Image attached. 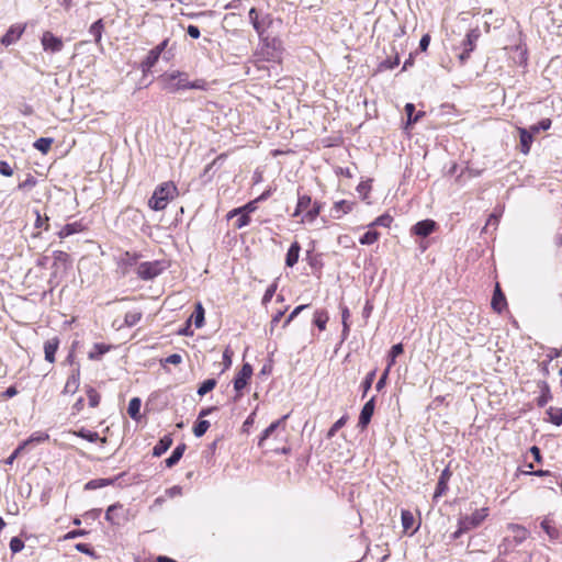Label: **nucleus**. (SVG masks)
Masks as SVG:
<instances>
[{
  "label": "nucleus",
  "instance_id": "31",
  "mask_svg": "<svg viewBox=\"0 0 562 562\" xmlns=\"http://www.w3.org/2000/svg\"><path fill=\"white\" fill-rule=\"evenodd\" d=\"M321 212V206L317 202H314L312 207L310 206L302 218V222L312 223L318 216Z\"/></svg>",
  "mask_w": 562,
  "mask_h": 562
},
{
  "label": "nucleus",
  "instance_id": "39",
  "mask_svg": "<svg viewBox=\"0 0 562 562\" xmlns=\"http://www.w3.org/2000/svg\"><path fill=\"white\" fill-rule=\"evenodd\" d=\"M404 351L403 349V345L402 344H396L394 346H392L391 350H390V353H389V363H387V367L389 370L391 369V367L395 363V359L402 355Z\"/></svg>",
  "mask_w": 562,
  "mask_h": 562
},
{
  "label": "nucleus",
  "instance_id": "34",
  "mask_svg": "<svg viewBox=\"0 0 562 562\" xmlns=\"http://www.w3.org/2000/svg\"><path fill=\"white\" fill-rule=\"evenodd\" d=\"M160 55L153 48L149 50L146 59L142 63L143 70H149L158 61Z\"/></svg>",
  "mask_w": 562,
  "mask_h": 562
},
{
  "label": "nucleus",
  "instance_id": "61",
  "mask_svg": "<svg viewBox=\"0 0 562 562\" xmlns=\"http://www.w3.org/2000/svg\"><path fill=\"white\" fill-rule=\"evenodd\" d=\"M276 290H277V284H276V283L271 284V285L266 290L265 295H263V297H262V302H263V303L269 302V301L272 299V296H273V294H274Z\"/></svg>",
  "mask_w": 562,
  "mask_h": 562
},
{
  "label": "nucleus",
  "instance_id": "1",
  "mask_svg": "<svg viewBox=\"0 0 562 562\" xmlns=\"http://www.w3.org/2000/svg\"><path fill=\"white\" fill-rule=\"evenodd\" d=\"M161 80L164 82V89L171 93L184 89H206V81L204 79H196L194 81H190L188 74L180 71L165 74L161 76Z\"/></svg>",
  "mask_w": 562,
  "mask_h": 562
},
{
  "label": "nucleus",
  "instance_id": "48",
  "mask_svg": "<svg viewBox=\"0 0 562 562\" xmlns=\"http://www.w3.org/2000/svg\"><path fill=\"white\" fill-rule=\"evenodd\" d=\"M414 524V516L411 512L408 510H403L402 512V525H403V528L405 530H408L412 528Z\"/></svg>",
  "mask_w": 562,
  "mask_h": 562
},
{
  "label": "nucleus",
  "instance_id": "12",
  "mask_svg": "<svg viewBox=\"0 0 562 562\" xmlns=\"http://www.w3.org/2000/svg\"><path fill=\"white\" fill-rule=\"evenodd\" d=\"M355 203L348 200H340L335 202L331 207L330 214L335 218H341L345 214H348L352 211Z\"/></svg>",
  "mask_w": 562,
  "mask_h": 562
},
{
  "label": "nucleus",
  "instance_id": "16",
  "mask_svg": "<svg viewBox=\"0 0 562 562\" xmlns=\"http://www.w3.org/2000/svg\"><path fill=\"white\" fill-rule=\"evenodd\" d=\"M59 340L52 338L44 344L45 360L53 363L55 361V353L58 349Z\"/></svg>",
  "mask_w": 562,
  "mask_h": 562
},
{
  "label": "nucleus",
  "instance_id": "3",
  "mask_svg": "<svg viewBox=\"0 0 562 562\" xmlns=\"http://www.w3.org/2000/svg\"><path fill=\"white\" fill-rule=\"evenodd\" d=\"M487 516V508L475 509L471 515L463 516L459 519V528L452 535L453 539H458L463 532L479 527Z\"/></svg>",
  "mask_w": 562,
  "mask_h": 562
},
{
  "label": "nucleus",
  "instance_id": "45",
  "mask_svg": "<svg viewBox=\"0 0 562 562\" xmlns=\"http://www.w3.org/2000/svg\"><path fill=\"white\" fill-rule=\"evenodd\" d=\"M34 213L36 216V220L34 223L35 228H44V231H48L49 229V223H48L49 218L47 216L42 217L38 210H35Z\"/></svg>",
  "mask_w": 562,
  "mask_h": 562
},
{
  "label": "nucleus",
  "instance_id": "10",
  "mask_svg": "<svg viewBox=\"0 0 562 562\" xmlns=\"http://www.w3.org/2000/svg\"><path fill=\"white\" fill-rule=\"evenodd\" d=\"M436 222L432 220H424L420 222H417L413 227L412 232L422 237L429 236L435 229H436Z\"/></svg>",
  "mask_w": 562,
  "mask_h": 562
},
{
  "label": "nucleus",
  "instance_id": "62",
  "mask_svg": "<svg viewBox=\"0 0 562 562\" xmlns=\"http://www.w3.org/2000/svg\"><path fill=\"white\" fill-rule=\"evenodd\" d=\"M374 376H375V370L371 371L370 373L367 374L364 381H363V389H364V393L371 387L372 383H373V380H374Z\"/></svg>",
  "mask_w": 562,
  "mask_h": 562
},
{
  "label": "nucleus",
  "instance_id": "25",
  "mask_svg": "<svg viewBox=\"0 0 562 562\" xmlns=\"http://www.w3.org/2000/svg\"><path fill=\"white\" fill-rule=\"evenodd\" d=\"M140 406H142V401L140 398L138 397H133L130 403H128V407H127V413L128 415L131 416V418L135 419V420H138L140 415H139V411H140Z\"/></svg>",
  "mask_w": 562,
  "mask_h": 562
},
{
  "label": "nucleus",
  "instance_id": "19",
  "mask_svg": "<svg viewBox=\"0 0 562 562\" xmlns=\"http://www.w3.org/2000/svg\"><path fill=\"white\" fill-rule=\"evenodd\" d=\"M172 445V439L170 436H164L154 447L153 456L160 457L164 454Z\"/></svg>",
  "mask_w": 562,
  "mask_h": 562
},
{
  "label": "nucleus",
  "instance_id": "15",
  "mask_svg": "<svg viewBox=\"0 0 562 562\" xmlns=\"http://www.w3.org/2000/svg\"><path fill=\"white\" fill-rule=\"evenodd\" d=\"M520 137V151L527 155L532 144V134L527 128H518Z\"/></svg>",
  "mask_w": 562,
  "mask_h": 562
},
{
  "label": "nucleus",
  "instance_id": "38",
  "mask_svg": "<svg viewBox=\"0 0 562 562\" xmlns=\"http://www.w3.org/2000/svg\"><path fill=\"white\" fill-rule=\"evenodd\" d=\"M248 15H249V21H250L252 27L259 35H261L263 33V27H262L261 23L259 22L257 10L255 8H251L249 10Z\"/></svg>",
  "mask_w": 562,
  "mask_h": 562
},
{
  "label": "nucleus",
  "instance_id": "26",
  "mask_svg": "<svg viewBox=\"0 0 562 562\" xmlns=\"http://www.w3.org/2000/svg\"><path fill=\"white\" fill-rule=\"evenodd\" d=\"M104 24L102 19L95 21L89 29V33L94 37V42L97 44H100L101 42Z\"/></svg>",
  "mask_w": 562,
  "mask_h": 562
},
{
  "label": "nucleus",
  "instance_id": "47",
  "mask_svg": "<svg viewBox=\"0 0 562 562\" xmlns=\"http://www.w3.org/2000/svg\"><path fill=\"white\" fill-rule=\"evenodd\" d=\"M87 396L89 400V405L91 407H97L100 403V394L92 387L87 389Z\"/></svg>",
  "mask_w": 562,
  "mask_h": 562
},
{
  "label": "nucleus",
  "instance_id": "44",
  "mask_svg": "<svg viewBox=\"0 0 562 562\" xmlns=\"http://www.w3.org/2000/svg\"><path fill=\"white\" fill-rule=\"evenodd\" d=\"M210 423L204 419H200L193 427V434L195 437H202L209 429Z\"/></svg>",
  "mask_w": 562,
  "mask_h": 562
},
{
  "label": "nucleus",
  "instance_id": "42",
  "mask_svg": "<svg viewBox=\"0 0 562 562\" xmlns=\"http://www.w3.org/2000/svg\"><path fill=\"white\" fill-rule=\"evenodd\" d=\"M380 237V233L375 231H368L363 236L360 238V244L362 245H372L374 244Z\"/></svg>",
  "mask_w": 562,
  "mask_h": 562
},
{
  "label": "nucleus",
  "instance_id": "28",
  "mask_svg": "<svg viewBox=\"0 0 562 562\" xmlns=\"http://www.w3.org/2000/svg\"><path fill=\"white\" fill-rule=\"evenodd\" d=\"M549 422L555 426L562 425V408L550 406L547 409Z\"/></svg>",
  "mask_w": 562,
  "mask_h": 562
},
{
  "label": "nucleus",
  "instance_id": "54",
  "mask_svg": "<svg viewBox=\"0 0 562 562\" xmlns=\"http://www.w3.org/2000/svg\"><path fill=\"white\" fill-rule=\"evenodd\" d=\"M498 223H499V216L497 214L493 213L488 216L483 231L486 233L490 226H492L495 229L497 227Z\"/></svg>",
  "mask_w": 562,
  "mask_h": 562
},
{
  "label": "nucleus",
  "instance_id": "22",
  "mask_svg": "<svg viewBox=\"0 0 562 562\" xmlns=\"http://www.w3.org/2000/svg\"><path fill=\"white\" fill-rule=\"evenodd\" d=\"M123 510L122 505L114 504L109 506L105 513V519L113 525H119L121 522L119 513Z\"/></svg>",
  "mask_w": 562,
  "mask_h": 562
},
{
  "label": "nucleus",
  "instance_id": "52",
  "mask_svg": "<svg viewBox=\"0 0 562 562\" xmlns=\"http://www.w3.org/2000/svg\"><path fill=\"white\" fill-rule=\"evenodd\" d=\"M27 442H22L18 446V448L11 453V456L4 461L5 464H12L14 460L20 456V453L25 449Z\"/></svg>",
  "mask_w": 562,
  "mask_h": 562
},
{
  "label": "nucleus",
  "instance_id": "37",
  "mask_svg": "<svg viewBox=\"0 0 562 562\" xmlns=\"http://www.w3.org/2000/svg\"><path fill=\"white\" fill-rule=\"evenodd\" d=\"M53 144V138L41 137L35 140L34 147L43 154H46Z\"/></svg>",
  "mask_w": 562,
  "mask_h": 562
},
{
  "label": "nucleus",
  "instance_id": "55",
  "mask_svg": "<svg viewBox=\"0 0 562 562\" xmlns=\"http://www.w3.org/2000/svg\"><path fill=\"white\" fill-rule=\"evenodd\" d=\"M346 424V417L339 418L328 430L327 436L333 437Z\"/></svg>",
  "mask_w": 562,
  "mask_h": 562
},
{
  "label": "nucleus",
  "instance_id": "63",
  "mask_svg": "<svg viewBox=\"0 0 562 562\" xmlns=\"http://www.w3.org/2000/svg\"><path fill=\"white\" fill-rule=\"evenodd\" d=\"M182 361V357L179 353H172L165 359L166 363L179 364Z\"/></svg>",
  "mask_w": 562,
  "mask_h": 562
},
{
  "label": "nucleus",
  "instance_id": "33",
  "mask_svg": "<svg viewBox=\"0 0 562 562\" xmlns=\"http://www.w3.org/2000/svg\"><path fill=\"white\" fill-rule=\"evenodd\" d=\"M405 112L407 115V126L418 122L419 117L424 115L423 112L415 114V105L413 103H407L405 105Z\"/></svg>",
  "mask_w": 562,
  "mask_h": 562
},
{
  "label": "nucleus",
  "instance_id": "41",
  "mask_svg": "<svg viewBox=\"0 0 562 562\" xmlns=\"http://www.w3.org/2000/svg\"><path fill=\"white\" fill-rule=\"evenodd\" d=\"M256 210V201H251L244 205L243 207L234 209L228 213V218H232L233 216H236L237 213H248V215Z\"/></svg>",
  "mask_w": 562,
  "mask_h": 562
},
{
  "label": "nucleus",
  "instance_id": "18",
  "mask_svg": "<svg viewBox=\"0 0 562 562\" xmlns=\"http://www.w3.org/2000/svg\"><path fill=\"white\" fill-rule=\"evenodd\" d=\"M79 384H80V378H79V371H77L68 376L63 393L64 394H68V393L74 394L78 390Z\"/></svg>",
  "mask_w": 562,
  "mask_h": 562
},
{
  "label": "nucleus",
  "instance_id": "58",
  "mask_svg": "<svg viewBox=\"0 0 562 562\" xmlns=\"http://www.w3.org/2000/svg\"><path fill=\"white\" fill-rule=\"evenodd\" d=\"M285 311H278L273 316H272V319L270 322V335H273V330H274V327L277 326V324L281 321V318L283 317Z\"/></svg>",
  "mask_w": 562,
  "mask_h": 562
},
{
  "label": "nucleus",
  "instance_id": "32",
  "mask_svg": "<svg viewBox=\"0 0 562 562\" xmlns=\"http://www.w3.org/2000/svg\"><path fill=\"white\" fill-rule=\"evenodd\" d=\"M193 318L194 325L196 328H201L204 324V308L200 302L195 304V310L193 315L191 316Z\"/></svg>",
  "mask_w": 562,
  "mask_h": 562
},
{
  "label": "nucleus",
  "instance_id": "5",
  "mask_svg": "<svg viewBox=\"0 0 562 562\" xmlns=\"http://www.w3.org/2000/svg\"><path fill=\"white\" fill-rule=\"evenodd\" d=\"M42 46L45 52L58 53L63 49L64 43L61 38L55 36L52 32L46 31L41 38Z\"/></svg>",
  "mask_w": 562,
  "mask_h": 562
},
{
  "label": "nucleus",
  "instance_id": "6",
  "mask_svg": "<svg viewBox=\"0 0 562 562\" xmlns=\"http://www.w3.org/2000/svg\"><path fill=\"white\" fill-rule=\"evenodd\" d=\"M160 272L161 268L158 262H142L137 268V274L143 280L154 279Z\"/></svg>",
  "mask_w": 562,
  "mask_h": 562
},
{
  "label": "nucleus",
  "instance_id": "60",
  "mask_svg": "<svg viewBox=\"0 0 562 562\" xmlns=\"http://www.w3.org/2000/svg\"><path fill=\"white\" fill-rule=\"evenodd\" d=\"M48 439V435L47 434H34L32 435L27 440H25L24 442H27L29 443H32V442H43L45 440Z\"/></svg>",
  "mask_w": 562,
  "mask_h": 562
},
{
  "label": "nucleus",
  "instance_id": "29",
  "mask_svg": "<svg viewBox=\"0 0 562 562\" xmlns=\"http://www.w3.org/2000/svg\"><path fill=\"white\" fill-rule=\"evenodd\" d=\"M543 531L548 535L550 540H558L559 539V530L551 524V520L544 519L540 524Z\"/></svg>",
  "mask_w": 562,
  "mask_h": 562
},
{
  "label": "nucleus",
  "instance_id": "57",
  "mask_svg": "<svg viewBox=\"0 0 562 562\" xmlns=\"http://www.w3.org/2000/svg\"><path fill=\"white\" fill-rule=\"evenodd\" d=\"M350 316V313H349V310L348 307H342L341 310V318H342V326H344V336H347L348 334V330H349V325L347 323L348 321V317Z\"/></svg>",
  "mask_w": 562,
  "mask_h": 562
},
{
  "label": "nucleus",
  "instance_id": "14",
  "mask_svg": "<svg viewBox=\"0 0 562 562\" xmlns=\"http://www.w3.org/2000/svg\"><path fill=\"white\" fill-rule=\"evenodd\" d=\"M85 231V226L81 222H74L66 224L59 232L58 236L59 238H66L70 235L80 233Z\"/></svg>",
  "mask_w": 562,
  "mask_h": 562
},
{
  "label": "nucleus",
  "instance_id": "50",
  "mask_svg": "<svg viewBox=\"0 0 562 562\" xmlns=\"http://www.w3.org/2000/svg\"><path fill=\"white\" fill-rule=\"evenodd\" d=\"M392 221H393L392 216H390L389 214H383V215L376 217L375 221L370 226L378 225V226L389 227L391 225Z\"/></svg>",
  "mask_w": 562,
  "mask_h": 562
},
{
  "label": "nucleus",
  "instance_id": "20",
  "mask_svg": "<svg viewBox=\"0 0 562 562\" xmlns=\"http://www.w3.org/2000/svg\"><path fill=\"white\" fill-rule=\"evenodd\" d=\"M289 417L284 415L281 419L273 422L268 428H266L259 438L258 446L262 447L265 441L276 431V429Z\"/></svg>",
  "mask_w": 562,
  "mask_h": 562
},
{
  "label": "nucleus",
  "instance_id": "13",
  "mask_svg": "<svg viewBox=\"0 0 562 562\" xmlns=\"http://www.w3.org/2000/svg\"><path fill=\"white\" fill-rule=\"evenodd\" d=\"M451 473L449 469H445L438 480L436 491L434 493V499L437 501L448 490V481L450 480Z\"/></svg>",
  "mask_w": 562,
  "mask_h": 562
},
{
  "label": "nucleus",
  "instance_id": "56",
  "mask_svg": "<svg viewBox=\"0 0 562 562\" xmlns=\"http://www.w3.org/2000/svg\"><path fill=\"white\" fill-rule=\"evenodd\" d=\"M237 215H239V217L236 222L237 228L247 226L250 223V216L248 215V213L243 212V213H237Z\"/></svg>",
  "mask_w": 562,
  "mask_h": 562
},
{
  "label": "nucleus",
  "instance_id": "21",
  "mask_svg": "<svg viewBox=\"0 0 562 562\" xmlns=\"http://www.w3.org/2000/svg\"><path fill=\"white\" fill-rule=\"evenodd\" d=\"M508 528L513 532L514 541L516 544H520L527 539L528 531L522 526L512 524L508 526Z\"/></svg>",
  "mask_w": 562,
  "mask_h": 562
},
{
  "label": "nucleus",
  "instance_id": "64",
  "mask_svg": "<svg viewBox=\"0 0 562 562\" xmlns=\"http://www.w3.org/2000/svg\"><path fill=\"white\" fill-rule=\"evenodd\" d=\"M187 33L192 38H199L201 35L199 27L195 25H189L187 29Z\"/></svg>",
  "mask_w": 562,
  "mask_h": 562
},
{
  "label": "nucleus",
  "instance_id": "4",
  "mask_svg": "<svg viewBox=\"0 0 562 562\" xmlns=\"http://www.w3.org/2000/svg\"><path fill=\"white\" fill-rule=\"evenodd\" d=\"M258 56L267 61H277L281 58V42L276 37L261 40Z\"/></svg>",
  "mask_w": 562,
  "mask_h": 562
},
{
  "label": "nucleus",
  "instance_id": "7",
  "mask_svg": "<svg viewBox=\"0 0 562 562\" xmlns=\"http://www.w3.org/2000/svg\"><path fill=\"white\" fill-rule=\"evenodd\" d=\"M251 374L252 367L249 363H245L234 380V389L237 393H239L247 385Z\"/></svg>",
  "mask_w": 562,
  "mask_h": 562
},
{
  "label": "nucleus",
  "instance_id": "51",
  "mask_svg": "<svg viewBox=\"0 0 562 562\" xmlns=\"http://www.w3.org/2000/svg\"><path fill=\"white\" fill-rule=\"evenodd\" d=\"M24 548V542L18 538V537H13L11 540H10V550L13 552V553H18L20 551H22Z\"/></svg>",
  "mask_w": 562,
  "mask_h": 562
},
{
  "label": "nucleus",
  "instance_id": "17",
  "mask_svg": "<svg viewBox=\"0 0 562 562\" xmlns=\"http://www.w3.org/2000/svg\"><path fill=\"white\" fill-rule=\"evenodd\" d=\"M301 246L297 241L291 244L285 257V265L288 267H293L297 262Z\"/></svg>",
  "mask_w": 562,
  "mask_h": 562
},
{
  "label": "nucleus",
  "instance_id": "49",
  "mask_svg": "<svg viewBox=\"0 0 562 562\" xmlns=\"http://www.w3.org/2000/svg\"><path fill=\"white\" fill-rule=\"evenodd\" d=\"M36 184V179L32 175H27L26 179L19 183L18 188L19 190H31Z\"/></svg>",
  "mask_w": 562,
  "mask_h": 562
},
{
  "label": "nucleus",
  "instance_id": "11",
  "mask_svg": "<svg viewBox=\"0 0 562 562\" xmlns=\"http://www.w3.org/2000/svg\"><path fill=\"white\" fill-rule=\"evenodd\" d=\"M374 413V397H372L371 400H369L362 407L361 412H360V416H359V422H358V426L361 427L362 429H364L371 418H372V415Z\"/></svg>",
  "mask_w": 562,
  "mask_h": 562
},
{
  "label": "nucleus",
  "instance_id": "53",
  "mask_svg": "<svg viewBox=\"0 0 562 562\" xmlns=\"http://www.w3.org/2000/svg\"><path fill=\"white\" fill-rule=\"evenodd\" d=\"M54 257V263L57 265L58 262L65 263L69 259V255L63 250H55L53 252Z\"/></svg>",
  "mask_w": 562,
  "mask_h": 562
},
{
  "label": "nucleus",
  "instance_id": "40",
  "mask_svg": "<svg viewBox=\"0 0 562 562\" xmlns=\"http://www.w3.org/2000/svg\"><path fill=\"white\" fill-rule=\"evenodd\" d=\"M216 380L215 379H207L205 380L198 389V394L200 396H204L209 392H211L216 386Z\"/></svg>",
  "mask_w": 562,
  "mask_h": 562
},
{
  "label": "nucleus",
  "instance_id": "36",
  "mask_svg": "<svg viewBox=\"0 0 562 562\" xmlns=\"http://www.w3.org/2000/svg\"><path fill=\"white\" fill-rule=\"evenodd\" d=\"M552 398L549 385L543 382L541 386V395L537 400L539 407H543Z\"/></svg>",
  "mask_w": 562,
  "mask_h": 562
},
{
  "label": "nucleus",
  "instance_id": "59",
  "mask_svg": "<svg viewBox=\"0 0 562 562\" xmlns=\"http://www.w3.org/2000/svg\"><path fill=\"white\" fill-rule=\"evenodd\" d=\"M0 173L5 177H11L13 175V169L7 161L0 160Z\"/></svg>",
  "mask_w": 562,
  "mask_h": 562
},
{
  "label": "nucleus",
  "instance_id": "27",
  "mask_svg": "<svg viewBox=\"0 0 562 562\" xmlns=\"http://www.w3.org/2000/svg\"><path fill=\"white\" fill-rule=\"evenodd\" d=\"M505 305H506L505 296L501 292L499 286L496 285V290H495L493 299H492V306L495 311L502 312V310L504 308Z\"/></svg>",
  "mask_w": 562,
  "mask_h": 562
},
{
  "label": "nucleus",
  "instance_id": "46",
  "mask_svg": "<svg viewBox=\"0 0 562 562\" xmlns=\"http://www.w3.org/2000/svg\"><path fill=\"white\" fill-rule=\"evenodd\" d=\"M111 483H112V480H109V479L91 480V481H89L86 484V490H95V488H99V487L106 486V485H109Z\"/></svg>",
  "mask_w": 562,
  "mask_h": 562
},
{
  "label": "nucleus",
  "instance_id": "23",
  "mask_svg": "<svg viewBox=\"0 0 562 562\" xmlns=\"http://www.w3.org/2000/svg\"><path fill=\"white\" fill-rule=\"evenodd\" d=\"M184 450H186L184 443L177 446L175 448V450L172 451L171 456L166 459V461H165L166 465L168 468H172L173 465H176L179 462V460L182 458Z\"/></svg>",
  "mask_w": 562,
  "mask_h": 562
},
{
  "label": "nucleus",
  "instance_id": "43",
  "mask_svg": "<svg viewBox=\"0 0 562 562\" xmlns=\"http://www.w3.org/2000/svg\"><path fill=\"white\" fill-rule=\"evenodd\" d=\"M76 435L80 438H83L90 442H95L100 439L99 434L95 431H90L85 428H81L76 432Z\"/></svg>",
  "mask_w": 562,
  "mask_h": 562
},
{
  "label": "nucleus",
  "instance_id": "30",
  "mask_svg": "<svg viewBox=\"0 0 562 562\" xmlns=\"http://www.w3.org/2000/svg\"><path fill=\"white\" fill-rule=\"evenodd\" d=\"M329 317L326 311L321 310L316 311L314 314V324L318 327L319 330L326 329V324Z\"/></svg>",
  "mask_w": 562,
  "mask_h": 562
},
{
  "label": "nucleus",
  "instance_id": "35",
  "mask_svg": "<svg viewBox=\"0 0 562 562\" xmlns=\"http://www.w3.org/2000/svg\"><path fill=\"white\" fill-rule=\"evenodd\" d=\"M109 351V346L103 344H95L89 352V359L99 360L105 352Z\"/></svg>",
  "mask_w": 562,
  "mask_h": 562
},
{
  "label": "nucleus",
  "instance_id": "9",
  "mask_svg": "<svg viewBox=\"0 0 562 562\" xmlns=\"http://www.w3.org/2000/svg\"><path fill=\"white\" fill-rule=\"evenodd\" d=\"M25 25L22 24H15L12 25L7 33L2 36L1 43L5 46H9L13 43H15L24 33Z\"/></svg>",
  "mask_w": 562,
  "mask_h": 562
},
{
  "label": "nucleus",
  "instance_id": "2",
  "mask_svg": "<svg viewBox=\"0 0 562 562\" xmlns=\"http://www.w3.org/2000/svg\"><path fill=\"white\" fill-rule=\"evenodd\" d=\"M177 195L178 188L172 181L162 182L155 189L148 205L155 211H162Z\"/></svg>",
  "mask_w": 562,
  "mask_h": 562
},
{
  "label": "nucleus",
  "instance_id": "8",
  "mask_svg": "<svg viewBox=\"0 0 562 562\" xmlns=\"http://www.w3.org/2000/svg\"><path fill=\"white\" fill-rule=\"evenodd\" d=\"M479 38V34L475 30H471L468 34L465 40L463 41V52L459 55L460 60L463 63L465 61L470 53L474 49L475 42Z\"/></svg>",
  "mask_w": 562,
  "mask_h": 562
},
{
  "label": "nucleus",
  "instance_id": "24",
  "mask_svg": "<svg viewBox=\"0 0 562 562\" xmlns=\"http://www.w3.org/2000/svg\"><path fill=\"white\" fill-rule=\"evenodd\" d=\"M311 204H312L311 196H308L306 194L299 195L296 209H295L294 213L292 214V216L296 217V216L301 215L303 212H305L311 206Z\"/></svg>",
  "mask_w": 562,
  "mask_h": 562
}]
</instances>
